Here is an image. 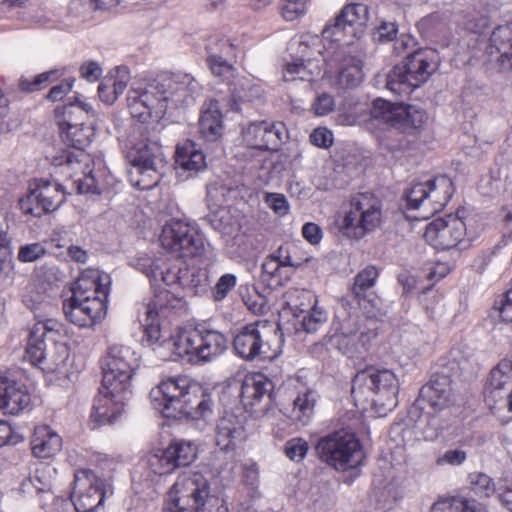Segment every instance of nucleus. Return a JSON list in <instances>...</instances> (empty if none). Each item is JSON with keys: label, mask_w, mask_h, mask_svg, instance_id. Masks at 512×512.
<instances>
[{"label": "nucleus", "mask_w": 512, "mask_h": 512, "mask_svg": "<svg viewBox=\"0 0 512 512\" xmlns=\"http://www.w3.org/2000/svg\"><path fill=\"white\" fill-rule=\"evenodd\" d=\"M160 289L147 304L145 311L147 342L154 346L153 350L160 359L209 362L227 349V337L205 323L179 328L174 335L160 340L161 334L156 320L158 314L167 307L170 295L168 290Z\"/></svg>", "instance_id": "f257e3e1"}, {"label": "nucleus", "mask_w": 512, "mask_h": 512, "mask_svg": "<svg viewBox=\"0 0 512 512\" xmlns=\"http://www.w3.org/2000/svg\"><path fill=\"white\" fill-rule=\"evenodd\" d=\"M110 277L97 270L82 273L75 283L72 297L63 303L66 318L73 324L90 328L101 321L107 310Z\"/></svg>", "instance_id": "f03ea898"}, {"label": "nucleus", "mask_w": 512, "mask_h": 512, "mask_svg": "<svg viewBox=\"0 0 512 512\" xmlns=\"http://www.w3.org/2000/svg\"><path fill=\"white\" fill-rule=\"evenodd\" d=\"M125 145V156L131 164L133 185L149 190L158 185L166 168V158L156 135L146 131L143 124L134 128Z\"/></svg>", "instance_id": "7ed1b4c3"}, {"label": "nucleus", "mask_w": 512, "mask_h": 512, "mask_svg": "<svg viewBox=\"0 0 512 512\" xmlns=\"http://www.w3.org/2000/svg\"><path fill=\"white\" fill-rule=\"evenodd\" d=\"M282 333L280 327L269 320H257L237 330L232 346L237 356L245 361L273 358L280 353Z\"/></svg>", "instance_id": "20e7f679"}, {"label": "nucleus", "mask_w": 512, "mask_h": 512, "mask_svg": "<svg viewBox=\"0 0 512 512\" xmlns=\"http://www.w3.org/2000/svg\"><path fill=\"white\" fill-rule=\"evenodd\" d=\"M179 74L161 76L144 89H131L128 92V108L133 118L142 122L150 117L160 119L172 103V96L179 83Z\"/></svg>", "instance_id": "39448f33"}, {"label": "nucleus", "mask_w": 512, "mask_h": 512, "mask_svg": "<svg viewBox=\"0 0 512 512\" xmlns=\"http://www.w3.org/2000/svg\"><path fill=\"white\" fill-rule=\"evenodd\" d=\"M439 57L433 49H420L408 55L387 75L386 87L393 93L409 94L424 84L437 70Z\"/></svg>", "instance_id": "423d86ee"}, {"label": "nucleus", "mask_w": 512, "mask_h": 512, "mask_svg": "<svg viewBox=\"0 0 512 512\" xmlns=\"http://www.w3.org/2000/svg\"><path fill=\"white\" fill-rule=\"evenodd\" d=\"M382 201L372 193H358L351 197L350 208L337 220L339 232L352 239H361L382 223Z\"/></svg>", "instance_id": "0eeeda50"}, {"label": "nucleus", "mask_w": 512, "mask_h": 512, "mask_svg": "<svg viewBox=\"0 0 512 512\" xmlns=\"http://www.w3.org/2000/svg\"><path fill=\"white\" fill-rule=\"evenodd\" d=\"M318 457L339 471L360 466L364 453L353 433L339 430L320 438L316 445Z\"/></svg>", "instance_id": "6e6552de"}, {"label": "nucleus", "mask_w": 512, "mask_h": 512, "mask_svg": "<svg viewBox=\"0 0 512 512\" xmlns=\"http://www.w3.org/2000/svg\"><path fill=\"white\" fill-rule=\"evenodd\" d=\"M366 392L371 393V402L384 410H392L397 406L399 392V381L392 370L368 368L356 374L352 394L354 397L364 396L368 399Z\"/></svg>", "instance_id": "1a4fd4ad"}, {"label": "nucleus", "mask_w": 512, "mask_h": 512, "mask_svg": "<svg viewBox=\"0 0 512 512\" xmlns=\"http://www.w3.org/2000/svg\"><path fill=\"white\" fill-rule=\"evenodd\" d=\"M210 485L208 480L198 472L183 473L168 493L164 509L171 512H203Z\"/></svg>", "instance_id": "9d476101"}, {"label": "nucleus", "mask_w": 512, "mask_h": 512, "mask_svg": "<svg viewBox=\"0 0 512 512\" xmlns=\"http://www.w3.org/2000/svg\"><path fill=\"white\" fill-rule=\"evenodd\" d=\"M200 391V384L187 377L170 378L150 392L151 403L164 417L177 418L191 402L190 396Z\"/></svg>", "instance_id": "9b49d317"}, {"label": "nucleus", "mask_w": 512, "mask_h": 512, "mask_svg": "<svg viewBox=\"0 0 512 512\" xmlns=\"http://www.w3.org/2000/svg\"><path fill=\"white\" fill-rule=\"evenodd\" d=\"M454 193L451 179L445 175L437 176L425 182L416 183L406 193L409 209L422 210V217L442 210Z\"/></svg>", "instance_id": "f8f14e48"}, {"label": "nucleus", "mask_w": 512, "mask_h": 512, "mask_svg": "<svg viewBox=\"0 0 512 512\" xmlns=\"http://www.w3.org/2000/svg\"><path fill=\"white\" fill-rule=\"evenodd\" d=\"M160 242L176 258L200 257L205 252L203 236L188 223L171 220L163 226Z\"/></svg>", "instance_id": "ddd939ff"}, {"label": "nucleus", "mask_w": 512, "mask_h": 512, "mask_svg": "<svg viewBox=\"0 0 512 512\" xmlns=\"http://www.w3.org/2000/svg\"><path fill=\"white\" fill-rule=\"evenodd\" d=\"M58 124L62 140L74 149L60 151L52 157V164L70 167L73 170H76V167L82 168L87 161H90L89 155L85 153L84 149L92 141L94 136L93 128L83 123H72L67 119L59 121Z\"/></svg>", "instance_id": "4468645a"}, {"label": "nucleus", "mask_w": 512, "mask_h": 512, "mask_svg": "<svg viewBox=\"0 0 512 512\" xmlns=\"http://www.w3.org/2000/svg\"><path fill=\"white\" fill-rule=\"evenodd\" d=\"M66 200L62 184L53 179H35L29 185V193L20 199L21 211L26 215L41 217L56 211Z\"/></svg>", "instance_id": "2eb2a0df"}, {"label": "nucleus", "mask_w": 512, "mask_h": 512, "mask_svg": "<svg viewBox=\"0 0 512 512\" xmlns=\"http://www.w3.org/2000/svg\"><path fill=\"white\" fill-rule=\"evenodd\" d=\"M349 41L344 44L331 45L323 56L325 74H337L338 84L342 88L358 86L364 77L362 60L352 54Z\"/></svg>", "instance_id": "dca6fc26"}, {"label": "nucleus", "mask_w": 512, "mask_h": 512, "mask_svg": "<svg viewBox=\"0 0 512 512\" xmlns=\"http://www.w3.org/2000/svg\"><path fill=\"white\" fill-rule=\"evenodd\" d=\"M368 18V9L364 4H349L342 8L340 13L331 23H327L322 31L324 40H329L331 45L344 44L353 39L360 38L364 32V26Z\"/></svg>", "instance_id": "f3484780"}, {"label": "nucleus", "mask_w": 512, "mask_h": 512, "mask_svg": "<svg viewBox=\"0 0 512 512\" xmlns=\"http://www.w3.org/2000/svg\"><path fill=\"white\" fill-rule=\"evenodd\" d=\"M137 366L138 357L130 347L112 345L102 360V382L119 386L125 392L131 389V379Z\"/></svg>", "instance_id": "a211bd4d"}, {"label": "nucleus", "mask_w": 512, "mask_h": 512, "mask_svg": "<svg viewBox=\"0 0 512 512\" xmlns=\"http://www.w3.org/2000/svg\"><path fill=\"white\" fill-rule=\"evenodd\" d=\"M378 320L374 316L348 314L338 322L337 333L346 340L345 353L362 354L378 334Z\"/></svg>", "instance_id": "6ab92c4d"}, {"label": "nucleus", "mask_w": 512, "mask_h": 512, "mask_svg": "<svg viewBox=\"0 0 512 512\" xmlns=\"http://www.w3.org/2000/svg\"><path fill=\"white\" fill-rule=\"evenodd\" d=\"M197 456L195 443L185 440H174L170 445L149 455L145 464L155 475H164L180 467L189 466Z\"/></svg>", "instance_id": "aec40b11"}, {"label": "nucleus", "mask_w": 512, "mask_h": 512, "mask_svg": "<svg viewBox=\"0 0 512 512\" xmlns=\"http://www.w3.org/2000/svg\"><path fill=\"white\" fill-rule=\"evenodd\" d=\"M71 495L76 512H95L104 503L106 483L91 470H80L75 474Z\"/></svg>", "instance_id": "412c9836"}, {"label": "nucleus", "mask_w": 512, "mask_h": 512, "mask_svg": "<svg viewBox=\"0 0 512 512\" xmlns=\"http://www.w3.org/2000/svg\"><path fill=\"white\" fill-rule=\"evenodd\" d=\"M467 226L457 215L449 214L434 219L425 230V240L438 250L455 248L465 241Z\"/></svg>", "instance_id": "4be33fe9"}, {"label": "nucleus", "mask_w": 512, "mask_h": 512, "mask_svg": "<svg viewBox=\"0 0 512 512\" xmlns=\"http://www.w3.org/2000/svg\"><path fill=\"white\" fill-rule=\"evenodd\" d=\"M131 394V389L124 392L119 386L102 382L98 395L94 398L91 419L98 425L114 423L123 413Z\"/></svg>", "instance_id": "5701e85b"}, {"label": "nucleus", "mask_w": 512, "mask_h": 512, "mask_svg": "<svg viewBox=\"0 0 512 512\" xmlns=\"http://www.w3.org/2000/svg\"><path fill=\"white\" fill-rule=\"evenodd\" d=\"M63 325L52 318L37 320L31 327L25 358L35 366L45 364L48 345L46 341L61 337Z\"/></svg>", "instance_id": "b1692460"}, {"label": "nucleus", "mask_w": 512, "mask_h": 512, "mask_svg": "<svg viewBox=\"0 0 512 512\" xmlns=\"http://www.w3.org/2000/svg\"><path fill=\"white\" fill-rule=\"evenodd\" d=\"M284 125L270 121H257L243 130V141L248 148L276 151L283 142Z\"/></svg>", "instance_id": "393cba45"}, {"label": "nucleus", "mask_w": 512, "mask_h": 512, "mask_svg": "<svg viewBox=\"0 0 512 512\" xmlns=\"http://www.w3.org/2000/svg\"><path fill=\"white\" fill-rule=\"evenodd\" d=\"M245 438L244 419L230 411L224 412L216 424V445L222 451L233 452Z\"/></svg>", "instance_id": "a878e982"}, {"label": "nucleus", "mask_w": 512, "mask_h": 512, "mask_svg": "<svg viewBox=\"0 0 512 512\" xmlns=\"http://www.w3.org/2000/svg\"><path fill=\"white\" fill-rule=\"evenodd\" d=\"M451 379L446 374L436 373L420 390L417 404L426 402L435 411H440L452 403Z\"/></svg>", "instance_id": "bb28decb"}, {"label": "nucleus", "mask_w": 512, "mask_h": 512, "mask_svg": "<svg viewBox=\"0 0 512 512\" xmlns=\"http://www.w3.org/2000/svg\"><path fill=\"white\" fill-rule=\"evenodd\" d=\"M489 62L500 70L512 69V23L494 29L487 47Z\"/></svg>", "instance_id": "cd10ccee"}, {"label": "nucleus", "mask_w": 512, "mask_h": 512, "mask_svg": "<svg viewBox=\"0 0 512 512\" xmlns=\"http://www.w3.org/2000/svg\"><path fill=\"white\" fill-rule=\"evenodd\" d=\"M31 404V396L24 385L0 376V410L4 414L18 415Z\"/></svg>", "instance_id": "c85d7f7f"}, {"label": "nucleus", "mask_w": 512, "mask_h": 512, "mask_svg": "<svg viewBox=\"0 0 512 512\" xmlns=\"http://www.w3.org/2000/svg\"><path fill=\"white\" fill-rule=\"evenodd\" d=\"M273 382L262 373H249L245 375L242 384L240 398L245 408L252 409L264 399H270L273 390Z\"/></svg>", "instance_id": "c756f323"}, {"label": "nucleus", "mask_w": 512, "mask_h": 512, "mask_svg": "<svg viewBox=\"0 0 512 512\" xmlns=\"http://www.w3.org/2000/svg\"><path fill=\"white\" fill-rule=\"evenodd\" d=\"M30 445L34 457L49 459L61 451L62 438L50 426L38 425L33 430Z\"/></svg>", "instance_id": "7c9ffc66"}, {"label": "nucleus", "mask_w": 512, "mask_h": 512, "mask_svg": "<svg viewBox=\"0 0 512 512\" xmlns=\"http://www.w3.org/2000/svg\"><path fill=\"white\" fill-rule=\"evenodd\" d=\"M512 387V361L502 359L493 367L485 385V399L496 401L503 399L505 392Z\"/></svg>", "instance_id": "2f4dec72"}, {"label": "nucleus", "mask_w": 512, "mask_h": 512, "mask_svg": "<svg viewBox=\"0 0 512 512\" xmlns=\"http://www.w3.org/2000/svg\"><path fill=\"white\" fill-rule=\"evenodd\" d=\"M234 44L224 39H210L206 46L207 63L215 76L223 77L230 74L233 66L224 57L234 55Z\"/></svg>", "instance_id": "473e14b6"}, {"label": "nucleus", "mask_w": 512, "mask_h": 512, "mask_svg": "<svg viewBox=\"0 0 512 512\" xmlns=\"http://www.w3.org/2000/svg\"><path fill=\"white\" fill-rule=\"evenodd\" d=\"M219 102L214 99L206 101L201 109L199 129L208 141H215L222 136L224 125Z\"/></svg>", "instance_id": "72a5a7b5"}, {"label": "nucleus", "mask_w": 512, "mask_h": 512, "mask_svg": "<svg viewBox=\"0 0 512 512\" xmlns=\"http://www.w3.org/2000/svg\"><path fill=\"white\" fill-rule=\"evenodd\" d=\"M130 80L126 67H116L107 75L98 87L100 99L106 104H113L126 90Z\"/></svg>", "instance_id": "f704fd0d"}, {"label": "nucleus", "mask_w": 512, "mask_h": 512, "mask_svg": "<svg viewBox=\"0 0 512 512\" xmlns=\"http://www.w3.org/2000/svg\"><path fill=\"white\" fill-rule=\"evenodd\" d=\"M378 276V269L372 265L365 267L355 275L351 292L360 306L366 308L365 302L371 304L372 307L376 306V297L370 290L375 286Z\"/></svg>", "instance_id": "c9c22d12"}, {"label": "nucleus", "mask_w": 512, "mask_h": 512, "mask_svg": "<svg viewBox=\"0 0 512 512\" xmlns=\"http://www.w3.org/2000/svg\"><path fill=\"white\" fill-rule=\"evenodd\" d=\"M175 163L178 169L188 173L187 177L202 171L206 167L205 155L191 141L177 146Z\"/></svg>", "instance_id": "e433bc0d"}, {"label": "nucleus", "mask_w": 512, "mask_h": 512, "mask_svg": "<svg viewBox=\"0 0 512 512\" xmlns=\"http://www.w3.org/2000/svg\"><path fill=\"white\" fill-rule=\"evenodd\" d=\"M200 391L190 396L191 402L187 404L181 415L194 420H209L214 412V401L208 389L200 385Z\"/></svg>", "instance_id": "4c0bfd02"}, {"label": "nucleus", "mask_w": 512, "mask_h": 512, "mask_svg": "<svg viewBox=\"0 0 512 512\" xmlns=\"http://www.w3.org/2000/svg\"><path fill=\"white\" fill-rule=\"evenodd\" d=\"M396 129L404 133H413L420 130L427 121L426 112L415 105L401 104Z\"/></svg>", "instance_id": "58836bf2"}, {"label": "nucleus", "mask_w": 512, "mask_h": 512, "mask_svg": "<svg viewBox=\"0 0 512 512\" xmlns=\"http://www.w3.org/2000/svg\"><path fill=\"white\" fill-rule=\"evenodd\" d=\"M400 107L401 104H394L381 98L374 100L370 111L371 124L396 128Z\"/></svg>", "instance_id": "ea45409f"}, {"label": "nucleus", "mask_w": 512, "mask_h": 512, "mask_svg": "<svg viewBox=\"0 0 512 512\" xmlns=\"http://www.w3.org/2000/svg\"><path fill=\"white\" fill-rule=\"evenodd\" d=\"M316 402L317 394L313 390L299 394L293 401L290 418L301 425H306L314 414Z\"/></svg>", "instance_id": "a19ab883"}, {"label": "nucleus", "mask_w": 512, "mask_h": 512, "mask_svg": "<svg viewBox=\"0 0 512 512\" xmlns=\"http://www.w3.org/2000/svg\"><path fill=\"white\" fill-rule=\"evenodd\" d=\"M432 512H488L487 507L476 500L451 497L440 500L432 506Z\"/></svg>", "instance_id": "79ce46f5"}, {"label": "nucleus", "mask_w": 512, "mask_h": 512, "mask_svg": "<svg viewBox=\"0 0 512 512\" xmlns=\"http://www.w3.org/2000/svg\"><path fill=\"white\" fill-rule=\"evenodd\" d=\"M179 83L172 96V105H189L194 102L198 82L189 74H179Z\"/></svg>", "instance_id": "37998d69"}, {"label": "nucleus", "mask_w": 512, "mask_h": 512, "mask_svg": "<svg viewBox=\"0 0 512 512\" xmlns=\"http://www.w3.org/2000/svg\"><path fill=\"white\" fill-rule=\"evenodd\" d=\"M67 172H70L71 176H77L79 172H81L82 176L75 179L74 183L76 184L77 192L79 194H99L100 190L96 183L95 177L92 174V169L89 166V161L82 167H76V170L66 167Z\"/></svg>", "instance_id": "c03bdc74"}, {"label": "nucleus", "mask_w": 512, "mask_h": 512, "mask_svg": "<svg viewBox=\"0 0 512 512\" xmlns=\"http://www.w3.org/2000/svg\"><path fill=\"white\" fill-rule=\"evenodd\" d=\"M158 282L170 288L176 285L182 287L188 286V269L184 262L168 267L166 270L160 268L158 272Z\"/></svg>", "instance_id": "a18cd8bd"}, {"label": "nucleus", "mask_w": 512, "mask_h": 512, "mask_svg": "<svg viewBox=\"0 0 512 512\" xmlns=\"http://www.w3.org/2000/svg\"><path fill=\"white\" fill-rule=\"evenodd\" d=\"M61 337L55 338V340H48L50 346H48L45 364L47 369L55 370L65 364L69 357V347L66 343L59 341Z\"/></svg>", "instance_id": "49530a36"}, {"label": "nucleus", "mask_w": 512, "mask_h": 512, "mask_svg": "<svg viewBox=\"0 0 512 512\" xmlns=\"http://www.w3.org/2000/svg\"><path fill=\"white\" fill-rule=\"evenodd\" d=\"M310 300L313 302V306L308 311L307 315H304L301 320V326L307 333L316 332L321 325L327 321V313L322 308L318 307L315 296L307 293Z\"/></svg>", "instance_id": "de8ad7c7"}, {"label": "nucleus", "mask_w": 512, "mask_h": 512, "mask_svg": "<svg viewBox=\"0 0 512 512\" xmlns=\"http://www.w3.org/2000/svg\"><path fill=\"white\" fill-rule=\"evenodd\" d=\"M470 489L480 497H490L495 492L493 480L484 473H472L469 475Z\"/></svg>", "instance_id": "09e8293b"}, {"label": "nucleus", "mask_w": 512, "mask_h": 512, "mask_svg": "<svg viewBox=\"0 0 512 512\" xmlns=\"http://www.w3.org/2000/svg\"><path fill=\"white\" fill-rule=\"evenodd\" d=\"M309 446L305 439L295 437L288 440L284 445L285 455L294 462H300L307 455Z\"/></svg>", "instance_id": "8fccbe9b"}, {"label": "nucleus", "mask_w": 512, "mask_h": 512, "mask_svg": "<svg viewBox=\"0 0 512 512\" xmlns=\"http://www.w3.org/2000/svg\"><path fill=\"white\" fill-rule=\"evenodd\" d=\"M61 76L59 70H51L37 75L33 81H29L27 79H22L20 82V87L24 91L34 92L40 90L42 87L51 83L52 81L58 79Z\"/></svg>", "instance_id": "3c124183"}, {"label": "nucleus", "mask_w": 512, "mask_h": 512, "mask_svg": "<svg viewBox=\"0 0 512 512\" xmlns=\"http://www.w3.org/2000/svg\"><path fill=\"white\" fill-rule=\"evenodd\" d=\"M236 284L237 277L234 274H223L218 279L212 290V297L214 301L220 302L224 300L227 297V295L235 288Z\"/></svg>", "instance_id": "603ef678"}, {"label": "nucleus", "mask_w": 512, "mask_h": 512, "mask_svg": "<svg viewBox=\"0 0 512 512\" xmlns=\"http://www.w3.org/2000/svg\"><path fill=\"white\" fill-rule=\"evenodd\" d=\"M45 247L40 243L26 244L20 247L18 259L21 262H34L42 258L46 254Z\"/></svg>", "instance_id": "864d4df0"}, {"label": "nucleus", "mask_w": 512, "mask_h": 512, "mask_svg": "<svg viewBox=\"0 0 512 512\" xmlns=\"http://www.w3.org/2000/svg\"><path fill=\"white\" fill-rule=\"evenodd\" d=\"M136 267L154 282L153 285H157L158 272L161 267L153 258L147 255L139 257L136 261Z\"/></svg>", "instance_id": "5fc2aeb1"}, {"label": "nucleus", "mask_w": 512, "mask_h": 512, "mask_svg": "<svg viewBox=\"0 0 512 512\" xmlns=\"http://www.w3.org/2000/svg\"><path fill=\"white\" fill-rule=\"evenodd\" d=\"M493 310L498 313L503 321L512 322V280L510 281V286L505 296L500 300L499 306L496 302Z\"/></svg>", "instance_id": "6e6d98bb"}, {"label": "nucleus", "mask_w": 512, "mask_h": 512, "mask_svg": "<svg viewBox=\"0 0 512 512\" xmlns=\"http://www.w3.org/2000/svg\"><path fill=\"white\" fill-rule=\"evenodd\" d=\"M334 108V98L328 93L318 95L312 104V110L317 116H325L331 113Z\"/></svg>", "instance_id": "4d7b16f0"}, {"label": "nucleus", "mask_w": 512, "mask_h": 512, "mask_svg": "<svg viewBox=\"0 0 512 512\" xmlns=\"http://www.w3.org/2000/svg\"><path fill=\"white\" fill-rule=\"evenodd\" d=\"M284 5L282 7L283 17L292 21L301 14H303L306 10V2L307 0H283Z\"/></svg>", "instance_id": "13d9d810"}, {"label": "nucleus", "mask_w": 512, "mask_h": 512, "mask_svg": "<svg viewBox=\"0 0 512 512\" xmlns=\"http://www.w3.org/2000/svg\"><path fill=\"white\" fill-rule=\"evenodd\" d=\"M265 203L279 216L289 212V204L284 195L278 193H267Z\"/></svg>", "instance_id": "bf43d9fd"}, {"label": "nucleus", "mask_w": 512, "mask_h": 512, "mask_svg": "<svg viewBox=\"0 0 512 512\" xmlns=\"http://www.w3.org/2000/svg\"><path fill=\"white\" fill-rule=\"evenodd\" d=\"M73 84V78L63 80L60 84L50 89L47 94V99L53 102L62 100L72 90Z\"/></svg>", "instance_id": "052dcab7"}, {"label": "nucleus", "mask_w": 512, "mask_h": 512, "mask_svg": "<svg viewBox=\"0 0 512 512\" xmlns=\"http://www.w3.org/2000/svg\"><path fill=\"white\" fill-rule=\"evenodd\" d=\"M311 65V61L306 64L302 59H298L293 63H288L286 66V72L291 75H297L300 80H309V76L313 74L308 66Z\"/></svg>", "instance_id": "680f3d73"}, {"label": "nucleus", "mask_w": 512, "mask_h": 512, "mask_svg": "<svg viewBox=\"0 0 512 512\" xmlns=\"http://www.w3.org/2000/svg\"><path fill=\"white\" fill-rule=\"evenodd\" d=\"M311 65V61L306 64L302 59H298L293 63H288L286 66V72L291 75H297L300 80H309V76L313 74L308 66Z\"/></svg>", "instance_id": "e2e57ef3"}, {"label": "nucleus", "mask_w": 512, "mask_h": 512, "mask_svg": "<svg viewBox=\"0 0 512 512\" xmlns=\"http://www.w3.org/2000/svg\"><path fill=\"white\" fill-rule=\"evenodd\" d=\"M271 256L281 267H298L301 264L292 258L289 246H280Z\"/></svg>", "instance_id": "0e129e2a"}, {"label": "nucleus", "mask_w": 512, "mask_h": 512, "mask_svg": "<svg viewBox=\"0 0 512 512\" xmlns=\"http://www.w3.org/2000/svg\"><path fill=\"white\" fill-rule=\"evenodd\" d=\"M310 141L317 147L327 148L332 145V133L326 128H317L310 135Z\"/></svg>", "instance_id": "69168bd1"}, {"label": "nucleus", "mask_w": 512, "mask_h": 512, "mask_svg": "<svg viewBox=\"0 0 512 512\" xmlns=\"http://www.w3.org/2000/svg\"><path fill=\"white\" fill-rule=\"evenodd\" d=\"M81 76L89 82L97 81L102 75V68L95 61H89L81 65Z\"/></svg>", "instance_id": "338daca9"}, {"label": "nucleus", "mask_w": 512, "mask_h": 512, "mask_svg": "<svg viewBox=\"0 0 512 512\" xmlns=\"http://www.w3.org/2000/svg\"><path fill=\"white\" fill-rule=\"evenodd\" d=\"M466 460V452L463 450H447L439 459L438 464L461 465Z\"/></svg>", "instance_id": "774afa93"}]
</instances>
